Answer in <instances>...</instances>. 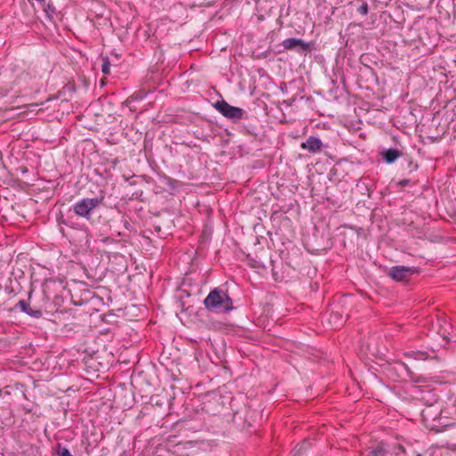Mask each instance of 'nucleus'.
<instances>
[{
  "instance_id": "6ab92c4d",
  "label": "nucleus",
  "mask_w": 456,
  "mask_h": 456,
  "mask_svg": "<svg viewBox=\"0 0 456 456\" xmlns=\"http://www.w3.org/2000/svg\"><path fill=\"white\" fill-rule=\"evenodd\" d=\"M404 368L408 369L407 365H404ZM408 370V372H410V370Z\"/></svg>"
},
{
  "instance_id": "2eb2a0df",
  "label": "nucleus",
  "mask_w": 456,
  "mask_h": 456,
  "mask_svg": "<svg viewBox=\"0 0 456 456\" xmlns=\"http://www.w3.org/2000/svg\"><path fill=\"white\" fill-rule=\"evenodd\" d=\"M131 97L133 100L138 101V100H142L143 98V94H142V93L136 92Z\"/></svg>"
},
{
  "instance_id": "0eeeda50",
  "label": "nucleus",
  "mask_w": 456,
  "mask_h": 456,
  "mask_svg": "<svg viewBox=\"0 0 456 456\" xmlns=\"http://www.w3.org/2000/svg\"><path fill=\"white\" fill-rule=\"evenodd\" d=\"M281 45L287 50H292L296 46H300L302 51H308L310 49V45L308 43H305L302 39L294 37L285 39Z\"/></svg>"
},
{
  "instance_id": "f8f14e48",
  "label": "nucleus",
  "mask_w": 456,
  "mask_h": 456,
  "mask_svg": "<svg viewBox=\"0 0 456 456\" xmlns=\"http://www.w3.org/2000/svg\"><path fill=\"white\" fill-rule=\"evenodd\" d=\"M44 11L45 12L46 15L49 17V18H53V15L56 12V8L54 7L53 4H52L51 3H48L45 8H44Z\"/></svg>"
},
{
  "instance_id": "39448f33",
  "label": "nucleus",
  "mask_w": 456,
  "mask_h": 456,
  "mask_svg": "<svg viewBox=\"0 0 456 456\" xmlns=\"http://www.w3.org/2000/svg\"><path fill=\"white\" fill-rule=\"evenodd\" d=\"M417 273L415 267L395 265L388 270L387 275L396 281H403Z\"/></svg>"
},
{
  "instance_id": "f257e3e1",
  "label": "nucleus",
  "mask_w": 456,
  "mask_h": 456,
  "mask_svg": "<svg viewBox=\"0 0 456 456\" xmlns=\"http://www.w3.org/2000/svg\"><path fill=\"white\" fill-rule=\"evenodd\" d=\"M204 305L207 310L216 314L227 313L233 309L232 299L219 288H216L209 292L204 299Z\"/></svg>"
},
{
  "instance_id": "dca6fc26",
  "label": "nucleus",
  "mask_w": 456,
  "mask_h": 456,
  "mask_svg": "<svg viewBox=\"0 0 456 456\" xmlns=\"http://www.w3.org/2000/svg\"><path fill=\"white\" fill-rule=\"evenodd\" d=\"M431 411H432V409L430 407L426 409V410H424L422 411L423 418L426 419L428 417H431L432 416Z\"/></svg>"
},
{
  "instance_id": "423d86ee",
  "label": "nucleus",
  "mask_w": 456,
  "mask_h": 456,
  "mask_svg": "<svg viewBox=\"0 0 456 456\" xmlns=\"http://www.w3.org/2000/svg\"><path fill=\"white\" fill-rule=\"evenodd\" d=\"M300 146L311 153H317L322 151L323 143L321 139L315 136H309L305 142H301Z\"/></svg>"
},
{
  "instance_id": "6e6552de",
  "label": "nucleus",
  "mask_w": 456,
  "mask_h": 456,
  "mask_svg": "<svg viewBox=\"0 0 456 456\" xmlns=\"http://www.w3.org/2000/svg\"><path fill=\"white\" fill-rule=\"evenodd\" d=\"M402 154V151L393 148L382 151V157L387 164L394 163Z\"/></svg>"
},
{
  "instance_id": "20e7f679",
  "label": "nucleus",
  "mask_w": 456,
  "mask_h": 456,
  "mask_svg": "<svg viewBox=\"0 0 456 456\" xmlns=\"http://www.w3.org/2000/svg\"><path fill=\"white\" fill-rule=\"evenodd\" d=\"M14 309H20L21 312L25 313L28 316L34 319H39L43 315V307L42 305H37L32 303V292L28 293V300H20L15 305Z\"/></svg>"
},
{
  "instance_id": "f3484780",
  "label": "nucleus",
  "mask_w": 456,
  "mask_h": 456,
  "mask_svg": "<svg viewBox=\"0 0 456 456\" xmlns=\"http://www.w3.org/2000/svg\"><path fill=\"white\" fill-rule=\"evenodd\" d=\"M408 183H409V180H403V181L400 182V184H402L403 186L407 185Z\"/></svg>"
},
{
  "instance_id": "ddd939ff",
  "label": "nucleus",
  "mask_w": 456,
  "mask_h": 456,
  "mask_svg": "<svg viewBox=\"0 0 456 456\" xmlns=\"http://www.w3.org/2000/svg\"><path fill=\"white\" fill-rule=\"evenodd\" d=\"M395 456H420L419 454H417L415 452H412L411 455H408L405 452V449L399 445L395 451Z\"/></svg>"
},
{
  "instance_id": "9b49d317",
  "label": "nucleus",
  "mask_w": 456,
  "mask_h": 456,
  "mask_svg": "<svg viewBox=\"0 0 456 456\" xmlns=\"http://www.w3.org/2000/svg\"><path fill=\"white\" fill-rule=\"evenodd\" d=\"M102 72L104 75H109L110 73V61L107 56L102 58Z\"/></svg>"
},
{
  "instance_id": "4468645a",
  "label": "nucleus",
  "mask_w": 456,
  "mask_h": 456,
  "mask_svg": "<svg viewBox=\"0 0 456 456\" xmlns=\"http://www.w3.org/2000/svg\"><path fill=\"white\" fill-rule=\"evenodd\" d=\"M369 11V6L366 2H362V5L358 7L357 12L362 15H366Z\"/></svg>"
},
{
  "instance_id": "f03ea898",
  "label": "nucleus",
  "mask_w": 456,
  "mask_h": 456,
  "mask_svg": "<svg viewBox=\"0 0 456 456\" xmlns=\"http://www.w3.org/2000/svg\"><path fill=\"white\" fill-rule=\"evenodd\" d=\"M103 198H84L73 205L75 214L86 220H90L94 210L102 204Z\"/></svg>"
},
{
  "instance_id": "1a4fd4ad",
  "label": "nucleus",
  "mask_w": 456,
  "mask_h": 456,
  "mask_svg": "<svg viewBox=\"0 0 456 456\" xmlns=\"http://www.w3.org/2000/svg\"><path fill=\"white\" fill-rule=\"evenodd\" d=\"M400 444L395 445L393 450L387 451L382 446H378L376 449L370 451L368 456H395V451Z\"/></svg>"
},
{
  "instance_id": "7ed1b4c3",
  "label": "nucleus",
  "mask_w": 456,
  "mask_h": 456,
  "mask_svg": "<svg viewBox=\"0 0 456 456\" xmlns=\"http://www.w3.org/2000/svg\"><path fill=\"white\" fill-rule=\"evenodd\" d=\"M214 107L226 118L238 122L240 119L247 118V112L239 107L230 105L226 101H217Z\"/></svg>"
},
{
  "instance_id": "9d476101",
  "label": "nucleus",
  "mask_w": 456,
  "mask_h": 456,
  "mask_svg": "<svg viewBox=\"0 0 456 456\" xmlns=\"http://www.w3.org/2000/svg\"><path fill=\"white\" fill-rule=\"evenodd\" d=\"M405 355L407 357H411L416 360H426L428 357V353L424 351H410L405 353Z\"/></svg>"
},
{
  "instance_id": "a211bd4d",
  "label": "nucleus",
  "mask_w": 456,
  "mask_h": 456,
  "mask_svg": "<svg viewBox=\"0 0 456 456\" xmlns=\"http://www.w3.org/2000/svg\"><path fill=\"white\" fill-rule=\"evenodd\" d=\"M37 2H38L39 4H44L45 5V0H36Z\"/></svg>"
}]
</instances>
